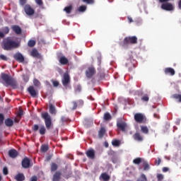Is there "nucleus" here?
<instances>
[{"label": "nucleus", "instance_id": "cd10ccee", "mask_svg": "<svg viewBox=\"0 0 181 181\" xmlns=\"http://www.w3.org/2000/svg\"><path fill=\"white\" fill-rule=\"evenodd\" d=\"M41 152H42L43 153L47 152L49 151V145H46V144H42L41 146Z\"/></svg>", "mask_w": 181, "mask_h": 181}, {"label": "nucleus", "instance_id": "72a5a7b5", "mask_svg": "<svg viewBox=\"0 0 181 181\" xmlns=\"http://www.w3.org/2000/svg\"><path fill=\"white\" fill-rule=\"evenodd\" d=\"M112 146H119V145H121V141H119V140H113L112 141Z\"/></svg>", "mask_w": 181, "mask_h": 181}, {"label": "nucleus", "instance_id": "7ed1b4c3", "mask_svg": "<svg viewBox=\"0 0 181 181\" xmlns=\"http://www.w3.org/2000/svg\"><path fill=\"white\" fill-rule=\"evenodd\" d=\"M138 37L136 36L125 37L122 43V47H128L129 45H136Z\"/></svg>", "mask_w": 181, "mask_h": 181}, {"label": "nucleus", "instance_id": "052dcab7", "mask_svg": "<svg viewBox=\"0 0 181 181\" xmlns=\"http://www.w3.org/2000/svg\"><path fill=\"white\" fill-rule=\"evenodd\" d=\"M17 115H18V117H19L21 118L22 117V115H23V110H19Z\"/></svg>", "mask_w": 181, "mask_h": 181}, {"label": "nucleus", "instance_id": "e433bc0d", "mask_svg": "<svg viewBox=\"0 0 181 181\" xmlns=\"http://www.w3.org/2000/svg\"><path fill=\"white\" fill-rule=\"evenodd\" d=\"M86 9H87V6L82 5L78 7V12H86Z\"/></svg>", "mask_w": 181, "mask_h": 181}, {"label": "nucleus", "instance_id": "13d9d810", "mask_svg": "<svg viewBox=\"0 0 181 181\" xmlns=\"http://www.w3.org/2000/svg\"><path fill=\"white\" fill-rule=\"evenodd\" d=\"M3 173H4V175H8V168L4 167V168H3Z\"/></svg>", "mask_w": 181, "mask_h": 181}, {"label": "nucleus", "instance_id": "49530a36", "mask_svg": "<svg viewBox=\"0 0 181 181\" xmlns=\"http://www.w3.org/2000/svg\"><path fill=\"white\" fill-rule=\"evenodd\" d=\"M75 91L76 93H80L81 91V86L80 85H77L76 87H75Z\"/></svg>", "mask_w": 181, "mask_h": 181}, {"label": "nucleus", "instance_id": "20e7f679", "mask_svg": "<svg viewBox=\"0 0 181 181\" xmlns=\"http://www.w3.org/2000/svg\"><path fill=\"white\" fill-rule=\"evenodd\" d=\"M42 118H43L47 129H49L52 127V117L47 112L42 114Z\"/></svg>", "mask_w": 181, "mask_h": 181}, {"label": "nucleus", "instance_id": "aec40b11", "mask_svg": "<svg viewBox=\"0 0 181 181\" xmlns=\"http://www.w3.org/2000/svg\"><path fill=\"white\" fill-rule=\"evenodd\" d=\"M165 74H170V76H175V69H173V68H165L164 70Z\"/></svg>", "mask_w": 181, "mask_h": 181}, {"label": "nucleus", "instance_id": "dca6fc26", "mask_svg": "<svg viewBox=\"0 0 181 181\" xmlns=\"http://www.w3.org/2000/svg\"><path fill=\"white\" fill-rule=\"evenodd\" d=\"M133 138L134 141H137L138 142H142V141H144V136H142L139 132H136L133 135Z\"/></svg>", "mask_w": 181, "mask_h": 181}, {"label": "nucleus", "instance_id": "69168bd1", "mask_svg": "<svg viewBox=\"0 0 181 181\" xmlns=\"http://www.w3.org/2000/svg\"><path fill=\"white\" fill-rule=\"evenodd\" d=\"M30 181H37V177L34 175L31 177Z\"/></svg>", "mask_w": 181, "mask_h": 181}, {"label": "nucleus", "instance_id": "7c9ffc66", "mask_svg": "<svg viewBox=\"0 0 181 181\" xmlns=\"http://www.w3.org/2000/svg\"><path fill=\"white\" fill-rule=\"evenodd\" d=\"M49 113L56 115V107L54 105H53V104H49Z\"/></svg>", "mask_w": 181, "mask_h": 181}, {"label": "nucleus", "instance_id": "79ce46f5", "mask_svg": "<svg viewBox=\"0 0 181 181\" xmlns=\"http://www.w3.org/2000/svg\"><path fill=\"white\" fill-rule=\"evenodd\" d=\"M141 101H144L145 103H148V101H149V95L148 94L144 95L141 98Z\"/></svg>", "mask_w": 181, "mask_h": 181}, {"label": "nucleus", "instance_id": "c03bdc74", "mask_svg": "<svg viewBox=\"0 0 181 181\" xmlns=\"http://www.w3.org/2000/svg\"><path fill=\"white\" fill-rule=\"evenodd\" d=\"M84 4H87L88 5H90L94 4V0H82Z\"/></svg>", "mask_w": 181, "mask_h": 181}, {"label": "nucleus", "instance_id": "de8ad7c7", "mask_svg": "<svg viewBox=\"0 0 181 181\" xmlns=\"http://www.w3.org/2000/svg\"><path fill=\"white\" fill-rule=\"evenodd\" d=\"M0 60H4V62H8V57L4 54H0Z\"/></svg>", "mask_w": 181, "mask_h": 181}, {"label": "nucleus", "instance_id": "a18cd8bd", "mask_svg": "<svg viewBox=\"0 0 181 181\" xmlns=\"http://www.w3.org/2000/svg\"><path fill=\"white\" fill-rule=\"evenodd\" d=\"M78 107H83L84 105V101L83 100H78L76 101Z\"/></svg>", "mask_w": 181, "mask_h": 181}, {"label": "nucleus", "instance_id": "393cba45", "mask_svg": "<svg viewBox=\"0 0 181 181\" xmlns=\"http://www.w3.org/2000/svg\"><path fill=\"white\" fill-rule=\"evenodd\" d=\"M4 123L6 127H13V120L11 118L6 119Z\"/></svg>", "mask_w": 181, "mask_h": 181}, {"label": "nucleus", "instance_id": "3c124183", "mask_svg": "<svg viewBox=\"0 0 181 181\" xmlns=\"http://www.w3.org/2000/svg\"><path fill=\"white\" fill-rule=\"evenodd\" d=\"M157 179H158V181H163V175L158 174Z\"/></svg>", "mask_w": 181, "mask_h": 181}, {"label": "nucleus", "instance_id": "c756f323", "mask_svg": "<svg viewBox=\"0 0 181 181\" xmlns=\"http://www.w3.org/2000/svg\"><path fill=\"white\" fill-rule=\"evenodd\" d=\"M64 12H66V13H71V11H73V6H66L64 8Z\"/></svg>", "mask_w": 181, "mask_h": 181}, {"label": "nucleus", "instance_id": "e2e57ef3", "mask_svg": "<svg viewBox=\"0 0 181 181\" xmlns=\"http://www.w3.org/2000/svg\"><path fill=\"white\" fill-rule=\"evenodd\" d=\"M169 1L170 0H158V2H160V4H166L169 3Z\"/></svg>", "mask_w": 181, "mask_h": 181}, {"label": "nucleus", "instance_id": "c85d7f7f", "mask_svg": "<svg viewBox=\"0 0 181 181\" xmlns=\"http://www.w3.org/2000/svg\"><path fill=\"white\" fill-rule=\"evenodd\" d=\"M101 177L103 179V180L104 181H108L110 179V175H108V174L103 173L101 174Z\"/></svg>", "mask_w": 181, "mask_h": 181}, {"label": "nucleus", "instance_id": "bb28decb", "mask_svg": "<svg viewBox=\"0 0 181 181\" xmlns=\"http://www.w3.org/2000/svg\"><path fill=\"white\" fill-rule=\"evenodd\" d=\"M126 66L128 67L129 71H132L133 69H135V64L131 62V61H129Z\"/></svg>", "mask_w": 181, "mask_h": 181}, {"label": "nucleus", "instance_id": "a878e982", "mask_svg": "<svg viewBox=\"0 0 181 181\" xmlns=\"http://www.w3.org/2000/svg\"><path fill=\"white\" fill-rule=\"evenodd\" d=\"M140 128L141 132H142V134H144L145 135H148V134H149V129L147 126L142 125L140 127Z\"/></svg>", "mask_w": 181, "mask_h": 181}, {"label": "nucleus", "instance_id": "473e14b6", "mask_svg": "<svg viewBox=\"0 0 181 181\" xmlns=\"http://www.w3.org/2000/svg\"><path fill=\"white\" fill-rule=\"evenodd\" d=\"M39 132L40 135H45V134H46V128L45 126H41L40 127Z\"/></svg>", "mask_w": 181, "mask_h": 181}, {"label": "nucleus", "instance_id": "a19ab883", "mask_svg": "<svg viewBox=\"0 0 181 181\" xmlns=\"http://www.w3.org/2000/svg\"><path fill=\"white\" fill-rule=\"evenodd\" d=\"M173 98L178 100V103H181V95L180 94H174L173 95Z\"/></svg>", "mask_w": 181, "mask_h": 181}, {"label": "nucleus", "instance_id": "a211bd4d", "mask_svg": "<svg viewBox=\"0 0 181 181\" xmlns=\"http://www.w3.org/2000/svg\"><path fill=\"white\" fill-rule=\"evenodd\" d=\"M30 56H32V57H35L37 59H40V57H42V56H40V54H39V52L37 51V49H36L35 48H33L31 50Z\"/></svg>", "mask_w": 181, "mask_h": 181}, {"label": "nucleus", "instance_id": "423d86ee", "mask_svg": "<svg viewBox=\"0 0 181 181\" xmlns=\"http://www.w3.org/2000/svg\"><path fill=\"white\" fill-rule=\"evenodd\" d=\"M62 84L65 88H69V86H70V75L66 73L63 76Z\"/></svg>", "mask_w": 181, "mask_h": 181}, {"label": "nucleus", "instance_id": "4d7b16f0", "mask_svg": "<svg viewBox=\"0 0 181 181\" xmlns=\"http://www.w3.org/2000/svg\"><path fill=\"white\" fill-rule=\"evenodd\" d=\"M35 2L37 5H39L40 6H42V5H43V1L42 0H35Z\"/></svg>", "mask_w": 181, "mask_h": 181}, {"label": "nucleus", "instance_id": "6e6d98bb", "mask_svg": "<svg viewBox=\"0 0 181 181\" xmlns=\"http://www.w3.org/2000/svg\"><path fill=\"white\" fill-rule=\"evenodd\" d=\"M23 78L25 83H28L29 81V76H28V75H23Z\"/></svg>", "mask_w": 181, "mask_h": 181}, {"label": "nucleus", "instance_id": "864d4df0", "mask_svg": "<svg viewBox=\"0 0 181 181\" xmlns=\"http://www.w3.org/2000/svg\"><path fill=\"white\" fill-rule=\"evenodd\" d=\"M72 104L74 105L72 110H77V107H78V104H77V101H73Z\"/></svg>", "mask_w": 181, "mask_h": 181}, {"label": "nucleus", "instance_id": "0eeeda50", "mask_svg": "<svg viewBox=\"0 0 181 181\" xmlns=\"http://www.w3.org/2000/svg\"><path fill=\"white\" fill-rule=\"evenodd\" d=\"M117 127L118 129H120V131H122V132H125L127 124V122L122 121V119H120L117 122Z\"/></svg>", "mask_w": 181, "mask_h": 181}, {"label": "nucleus", "instance_id": "f257e3e1", "mask_svg": "<svg viewBox=\"0 0 181 181\" xmlns=\"http://www.w3.org/2000/svg\"><path fill=\"white\" fill-rule=\"evenodd\" d=\"M1 79L3 80L4 84L6 87H9L10 86L12 88H18V83L16 82V80L12 78L11 75L1 74Z\"/></svg>", "mask_w": 181, "mask_h": 181}, {"label": "nucleus", "instance_id": "4be33fe9", "mask_svg": "<svg viewBox=\"0 0 181 181\" xmlns=\"http://www.w3.org/2000/svg\"><path fill=\"white\" fill-rule=\"evenodd\" d=\"M15 180L16 181H23L25 180V175L23 173H18L15 177H14Z\"/></svg>", "mask_w": 181, "mask_h": 181}, {"label": "nucleus", "instance_id": "4c0bfd02", "mask_svg": "<svg viewBox=\"0 0 181 181\" xmlns=\"http://www.w3.org/2000/svg\"><path fill=\"white\" fill-rule=\"evenodd\" d=\"M143 165H144V170H149V169H151L149 164L146 161H144V163H143Z\"/></svg>", "mask_w": 181, "mask_h": 181}, {"label": "nucleus", "instance_id": "b1692460", "mask_svg": "<svg viewBox=\"0 0 181 181\" xmlns=\"http://www.w3.org/2000/svg\"><path fill=\"white\" fill-rule=\"evenodd\" d=\"M105 132H107L105 127H102L98 131V138H100V139H103L104 135H105Z\"/></svg>", "mask_w": 181, "mask_h": 181}, {"label": "nucleus", "instance_id": "f3484780", "mask_svg": "<svg viewBox=\"0 0 181 181\" xmlns=\"http://www.w3.org/2000/svg\"><path fill=\"white\" fill-rule=\"evenodd\" d=\"M18 155V151H16L15 148H13L8 151V156L10 158H12L13 159H15V158H16Z\"/></svg>", "mask_w": 181, "mask_h": 181}, {"label": "nucleus", "instance_id": "6ab92c4d", "mask_svg": "<svg viewBox=\"0 0 181 181\" xmlns=\"http://www.w3.org/2000/svg\"><path fill=\"white\" fill-rule=\"evenodd\" d=\"M11 29L13 30V32H15V33H16V35H21V33H22V29L21 27H19V25H12Z\"/></svg>", "mask_w": 181, "mask_h": 181}, {"label": "nucleus", "instance_id": "58836bf2", "mask_svg": "<svg viewBox=\"0 0 181 181\" xmlns=\"http://www.w3.org/2000/svg\"><path fill=\"white\" fill-rule=\"evenodd\" d=\"M35 45H36V41L33 40H30L28 42V46H29V47H33Z\"/></svg>", "mask_w": 181, "mask_h": 181}, {"label": "nucleus", "instance_id": "5701e85b", "mask_svg": "<svg viewBox=\"0 0 181 181\" xmlns=\"http://www.w3.org/2000/svg\"><path fill=\"white\" fill-rule=\"evenodd\" d=\"M61 176L62 173H60V171H57L53 175L52 181H60Z\"/></svg>", "mask_w": 181, "mask_h": 181}, {"label": "nucleus", "instance_id": "8fccbe9b", "mask_svg": "<svg viewBox=\"0 0 181 181\" xmlns=\"http://www.w3.org/2000/svg\"><path fill=\"white\" fill-rule=\"evenodd\" d=\"M26 2H28V0H19V4L21 6H25Z\"/></svg>", "mask_w": 181, "mask_h": 181}, {"label": "nucleus", "instance_id": "5fc2aeb1", "mask_svg": "<svg viewBox=\"0 0 181 181\" xmlns=\"http://www.w3.org/2000/svg\"><path fill=\"white\" fill-rule=\"evenodd\" d=\"M67 121H69V119L64 116H62L61 117V122H67Z\"/></svg>", "mask_w": 181, "mask_h": 181}, {"label": "nucleus", "instance_id": "f704fd0d", "mask_svg": "<svg viewBox=\"0 0 181 181\" xmlns=\"http://www.w3.org/2000/svg\"><path fill=\"white\" fill-rule=\"evenodd\" d=\"M136 181H148V179L146 178V175H145V174H141Z\"/></svg>", "mask_w": 181, "mask_h": 181}, {"label": "nucleus", "instance_id": "2f4dec72", "mask_svg": "<svg viewBox=\"0 0 181 181\" xmlns=\"http://www.w3.org/2000/svg\"><path fill=\"white\" fill-rule=\"evenodd\" d=\"M59 166L55 163H51V172H56Z\"/></svg>", "mask_w": 181, "mask_h": 181}, {"label": "nucleus", "instance_id": "ea45409f", "mask_svg": "<svg viewBox=\"0 0 181 181\" xmlns=\"http://www.w3.org/2000/svg\"><path fill=\"white\" fill-rule=\"evenodd\" d=\"M142 162V158H136L133 160V163L134 165H139Z\"/></svg>", "mask_w": 181, "mask_h": 181}, {"label": "nucleus", "instance_id": "39448f33", "mask_svg": "<svg viewBox=\"0 0 181 181\" xmlns=\"http://www.w3.org/2000/svg\"><path fill=\"white\" fill-rule=\"evenodd\" d=\"M134 120L138 124H146V117L142 113H136L134 115Z\"/></svg>", "mask_w": 181, "mask_h": 181}, {"label": "nucleus", "instance_id": "bf43d9fd", "mask_svg": "<svg viewBox=\"0 0 181 181\" xmlns=\"http://www.w3.org/2000/svg\"><path fill=\"white\" fill-rule=\"evenodd\" d=\"M52 84L54 87H59V81H52Z\"/></svg>", "mask_w": 181, "mask_h": 181}, {"label": "nucleus", "instance_id": "09e8293b", "mask_svg": "<svg viewBox=\"0 0 181 181\" xmlns=\"http://www.w3.org/2000/svg\"><path fill=\"white\" fill-rule=\"evenodd\" d=\"M5 119V117L2 113H0V125L4 124V120Z\"/></svg>", "mask_w": 181, "mask_h": 181}, {"label": "nucleus", "instance_id": "603ef678", "mask_svg": "<svg viewBox=\"0 0 181 181\" xmlns=\"http://www.w3.org/2000/svg\"><path fill=\"white\" fill-rule=\"evenodd\" d=\"M33 83L34 86H36L37 87H39V86H40V82L37 79H34Z\"/></svg>", "mask_w": 181, "mask_h": 181}, {"label": "nucleus", "instance_id": "37998d69", "mask_svg": "<svg viewBox=\"0 0 181 181\" xmlns=\"http://www.w3.org/2000/svg\"><path fill=\"white\" fill-rule=\"evenodd\" d=\"M32 130L34 132H36L37 131H39V125L38 124H34L32 127Z\"/></svg>", "mask_w": 181, "mask_h": 181}, {"label": "nucleus", "instance_id": "f8f14e48", "mask_svg": "<svg viewBox=\"0 0 181 181\" xmlns=\"http://www.w3.org/2000/svg\"><path fill=\"white\" fill-rule=\"evenodd\" d=\"M28 91L33 98H37V95H39V92L35 90V87L29 86L28 88Z\"/></svg>", "mask_w": 181, "mask_h": 181}, {"label": "nucleus", "instance_id": "680f3d73", "mask_svg": "<svg viewBox=\"0 0 181 181\" xmlns=\"http://www.w3.org/2000/svg\"><path fill=\"white\" fill-rule=\"evenodd\" d=\"M98 76H99L100 78L103 79L104 78V77H105V74L100 73V74H98Z\"/></svg>", "mask_w": 181, "mask_h": 181}, {"label": "nucleus", "instance_id": "9b49d317", "mask_svg": "<svg viewBox=\"0 0 181 181\" xmlns=\"http://www.w3.org/2000/svg\"><path fill=\"white\" fill-rule=\"evenodd\" d=\"M161 9H163V11H173L175 9V7L173 6V4L172 3H163L161 4Z\"/></svg>", "mask_w": 181, "mask_h": 181}, {"label": "nucleus", "instance_id": "6e6552de", "mask_svg": "<svg viewBox=\"0 0 181 181\" xmlns=\"http://www.w3.org/2000/svg\"><path fill=\"white\" fill-rule=\"evenodd\" d=\"M57 59L60 64L62 66L69 64V59L65 56H63L62 53L57 54Z\"/></svg>", "mask_w": 181, "mask_h": 181}, {"label": "nucleus", "instance_id": "4468645a", "mask_svg": "<svg viewBox=\"0 0 181 181\" xmlns=\"http://www.w3.org/2000/svg\"><path fill=\"white\" fill-rule=\"evenodd\" d=\"M13 59H15L16 62H18V63H23V62H25V57L21 54V52L16 53L13 55Z\"/></svg>", "mask_w": 181, "mask_h": 181}, {"label": "nucleus", "instance_id": "1a4fd4ad", "mask_svg": "<svg viewBox=\"0 0 181 181\" xmlns=\"http://www.w3.org/2000/svg\"><path fill=\"white\" fill-rule=\"evenodd\" d=\"M24 11L26 15H28V16H32L35 15V9H33L32 6H30V5L29 4H25L24 6Z\"/></svg>", "mask_w": 181, "mask_h": 181}, {"label": "nucleus", "instance_id": "9d476101", "mask_svg": "<svg viewBox=\"0 0 181 181\" xmlns=\"http://www.w3.org/2000/svg\"><path fill=\"white\" fill-rule=\"evenodd\" d=\"M95 73H97V71H95V68H94L93 66H90L86 71V76L88 78H91V77H93V76H94Z\"/></svg>", "mask_w": 181, "mask_h": 181}, {"label": "nucleus", "instance_id": "c9c22d12", "mask_svg": "<svg viewBox=\"0 0 181 181\" xmlns=\"http://www.w3.org/2000/svg\"><path fill=\"white\" fill-rule=\"evenodd\" d=\"M104 119L105 121H110V119H111V115L108 112L105 113Z\"/></svg>", "mask_w": 181, "mask_h": 181}, {"label": "nucleus", "instance_id": "2eb2a0df", "mask_svg": "<svg viewBox=\"0 0 181 181\" xmlns=\"http://www.w3.org/2000/svg\"><path fill=\"white\" fill-rule=\"evenodd\" d=\"M8 33H9V28L4 27L2 29V31H0V40H1V39H4V37H5V35H8Z\"/></svg>", "mask_w": 181, "mask_h": 181}, {"label": "nucleus", "instance_id": "774afa93", "mask_svg": "<svg viewBox=\"0 0 181 181\" xmlns=\"http://www.w3.org/2000/svg\"><path fill=\"white\" fill-rule=\"evenodd\" d=\"M178 8L179 9H181V0H179L178 1Z\"/></svg>", "mask_w": 181, "mask_h": 181}, {"label": "nucleus", "instance_id": "412c9836", "mask_svg": "<svg viewBox=\"0 0 181 181\" xmlns=\"http://www.w3.org/2000/svg\"><path fill=\"white\" fill-rule=\"evenodd\" d=\"M86 156H88L89 159H94V158H95V152L93 149L88 150L86 151Z\"/></svg>", "mask_w": 181, "mask_h": 181}, {"label": "nucleus", "instance_id": "338daca9", "mask_svg": "<svg viewBox=\"0 0 181 181\" xmlns=\"http://www.w3.org/2000/svg\"><path fill=\"white\" fill-rule=\"evenodd\" d=\"M163 172H164V173L169 172V168L163 167Z\"/></svg>", "mask_w": 181, "mask_h": 181}, {"label": "nucleus", "instance_id": "0e129e2a", "mask_svg": "<svg viewBox=\"0 0 181 181\" xmlns=\"http://www.w3.org/2000/svg\"><path fill=\"white\" fill-rule=\"evenodd\" d=\"M161 162H162V160H160V158H158V160H156V165L157 166H159V165H160Z\"/></svg>", "mask_w": 181, "mask_h": 181}, {"label": "nucleus", "instance_id": "f03ea898", "mask_svg": "<svg viewBox=\"0 0 181 181\" xmlns=\"http://www.w3.org/2000/svg\"><path fill=\"white\" fill-rule=\"evenodd\" d=\"M18 46L19 42H17L9 37L6 38L3 43V49L4 50H13V49H17Z\"/></svg>", "mask_w": 181, "mask_h": 181}, {"label": "nucleus", "instance_id": "ddd939ff", "mask_svg": "<svg viewBox=\"0 0 181 181\" xmlns=\"http://www.w3.org/2000/svg\"><path fill=\"white\" fill-rule=\"evenodd\" d=\"M21 166L24 169H29L30 168V159L28 157L24 158L21 162Z\"/></svg>", "mask_w": 181, "mask_h": 181}]
</instances>
